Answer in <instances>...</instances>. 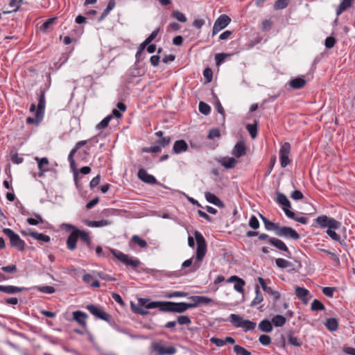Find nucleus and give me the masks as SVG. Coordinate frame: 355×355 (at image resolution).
<instances>
[{
	"instance_id": "obj_60",
	"label": "nucleus",
	"mask_w": 355,
	"mask_h": 355,
	"mask_svg": "<svg viewBox=\"0 0 355 355\" xmlns=\"http://www.w3.org/2000/svg\"><path fill=\"white\" fill-rule=\"evenodd\" d=\"M1 270L6 273H15L17 272V266L15 264L3 266Z\"/></svg>"
},
{
	"instance_id": "obj_54",
	"label": "nucleus",
	"mask_w": 355,
	"mask_h": 355,
	"mask_svg": "<svg viewBox=\"0 0 355 355\" xmlns=\"http://www.w3.org/2000/svg\"><path fill=\"white\" fill-rule=\"evenodd\" d=\"M320 250L328 254V256H330L331 259L336 263L337 266L340 265V259L336 254L325 249H321Z\"/></svg>"
},
{
	"instance_id": "obj_21",
	"label": "nucleus",
	"mask_w": 355,
	"mask_h": 355,
	"mask_svg": "<svg viewBox=\"0 0 355 355\" xmlns=\"http://www.w3.org/2000/svg\"><path fill=\"white\" fill-rule=\"evenodd\" d=\"M295 295L304 304H306L308 303L309 298L307 296L309 295V291L307 289L297 286L295 288Z\"/></svg>"
},
{
	"instance_id": "obj_42",
	"label": "nucleus",
	"mask_w": 355,
	"mask_h": 355,
	"mask_svg": "<svg viewBox=\"0 0 355 355\" xmlns=\"http://www.w3.org/2000/svg\"><path fill=\"white\" fill-rule=\"evenodd\" d=\"M34 289L43 293H48V294H52L55 293V290L53 286H36L33 287Z\"/></svg>"
},
{
	"instance_id": "obj_62",
	"label": "nucleus",
	"mask_w": 355,
	"mask_h": 355,
	"mask_svg": "<svg viewBox=\"0 0 355 355\" xmlns=\"http://www.w3.org/2000/svg\"><path fill=\"white\" fill-rule=\"evenodd\" d=\"M259 341L265 346H268L271 343V338L266 334H262L259 338Z\"/></svg>"
},
{
	"instance_id": "obj_28",
	"label": "nucleus",
	"mask_w": 355,
	"mask_h": 355,
	"mask_svg": "<svg viewBox=\"0 0 355 355\" xmlns=\"http://www.w3.org/2000/svg\"><path fill=\"white\" fill-rule=\"evenodd\" d=\"M246 153L245 144L243 141H238L233 150V155H245Z\"/></svg>"
},
{
	"instance_id": "obj_24",
	"label": "nucleus",
	"mask_w": 355,
	"mask_h": 355,
	"mask_svg": "<svg viewBox=\"0 0 355 355\" xmlns=\"http://www.w3.org/2000/svg\"><path fill=\"white\" fill-rule=\"evenodd\" d=\"M78 241V234L76 232H71L67 239V246L69 250H74L76 248V243Z\"/></svg>"
},
{
	"instance_id": "obj_39",
	"label": "nucleus",
	"mask_w": 355,
	"mask_h": 355,
	"mask_svg": "<svg viewBox=\"0 0 355 355\" xmlns=\"http://www.w3.org/2000/svg\"><path fill=\"white\" fill-rule=\"evenodd\" d=\"M173 308V302L160 301L159 310L162 312H171Z\"/></svg>"
},
{
	"instance_id": "obj_37",
	"label": "nucleus",
	"mask_w": 355,
	"mask_h": 355,
	"mask_svg": "<svg viewBox=\"0 0 355 355\" xmlns=\"http://www.w3.org/2000/svg\"><path fill=\"white\" fill-rule=\"evenodd\" d=\"M286 318L281 315H275L272 318V323L277 327H283L286 324Z\"/></svg>"
},
{
	"instance_id": "obj_25",
	"label": "nucleus",
	"mask_w": 355,
	"mask_h": 355,
	"mask_svg": "<svg viewBox=\"0 0 355 355\" xmlns=\"http://www.w3.org/2000/svg\"><path fill=\"white\" fill-rule=\"evenodd\" d=\"M306 80L302 77H297L291 80L288 85L294 89H302L304 87Z\"/></svg>"
},
{
	"instance_id": "obj_1",
	"label": "nucleus",
	"mask_w": 355,
	"mask_h": 355,
	"mask_svg": "<svg viewBox=\"0 0 355 355\" xmlns=\"http://www.w3.org/2000/svg\"><path fill=\"white\" fill-rule=\"evenodd\" d=\"M194 236L197 243L195 260L193 261V258L192 257L187 259L182 263V267L184 268L191 267L189 272H195L200 268L207 252V243L202 234L200 232L196 230L194 232Z\"/></svg>"
},
{
	"instance_id": "obj_16",
	"label": "nucleus",
	"mask_w": 355,
	"mask_h": 355,
	"mask_svg": "<svg viewBox=\"0 0 355 355\" xmlns=\"http://www.w3.org/2000/svg\"><path fill=\"white\" fill-rule=\"evenodd\" d=\"M189 309H192L191 303L173 302V308L171 312L181 313L185 312Z\"/></svg>"
},
{
	"instance_id": "obj_23",
	"label": "nucleus",
	"mask_w": 355,
	"mask_h": 355,
	"mask_svg": "<svg viewBox=\"0 0 355 355\" xmlns=\"http://www.w3.org/2000/svg\"><path fill=\"white\" fill-rule=\"evenodd\" d=\"M277 202L278 204L283 206V210L285 212V210L289 209L291 208V204L287 197L282 193H277Z\"/></svg>"
},
{
	"instance_id": "obj_14",
	"label": "nucleus",
	"mask_w": 355,
	"mask_h": 355,
	"mask_svg": "<svg viewBox=\"0 0 355 355\" xmlns=\"http://www.w3.org/2000/svg\"><path fill=\"white\" fill-rule=\"evenodd\" d=\"M258 282L260 284L263 291L273 297L275 302H277L280 298L279 293L274 291L271 287L268 286L263 278L259 277Z\"/></svg>"
},
{
	"instance_id": "obj_27",
	"label": "nucleus",
	"mask_w": 355,
	"mask_h": 355,
	"mask_svg": "<svg viewBox=\"0 0 355 355\" xmlns=\"http://www.w3.org/2000/svg\"><path fill=\"white\" fill-rule=\"evenodd\" d=\"M254 289H255V295H255V297L253 299V300L250 303V306L251 307L257 306V305L260 304L263 300V294L261 292L259 286L257 285L255 286Z\"/></svg>"
},
{
	"instance_id": "obj_22",
	"label": "nucleus",
	"mask_w": 355,
	"mask_h": 355,
	"mask_svg": "<svg viewBox=\"0 0 355 355\" xmlns=\"http://www.w3.org/2000/svg\"><path fill=\"white\" fill-rule=\"evenodd\" d=\"M205 196L206 200L209 203H211L220 208L225 207L224 203L215 194H213L210 192H206Z\"/></svg>"
},
{
	"instance_id": "obj_10",
	"label": "nucleus",
	"mask_w": 355,
	"mask_h": 355,
	"mask_svg": "<svg viewBox=\"0 0 355 355\" xmlns=\"http://www.w3.org/2000/svg\"><path fill=\"white\" fill-rule=\"evenodd\" d=\"M276 235L281 237L290 238L294 240L300 239V234L292 227H280L276 232Z\"/></svg>"
},
{
	"instance_id": "obj_13",
	"label": "nucleus",
	"mask_w": 355,
	"mask_h": 355,
	"mask_svg": "<svg viewBox=\"0 0 355 355\" xmlns=\"http://www.w3.org/2000/svg\"><path fill=\"white\" fill-rule=\"evenodd\" d=\"M138 178L145 183L149 184H158L156 178L147 173V171L144 168H140L138 171ZM159 185H162L161 183H159Z\"/></svg>"
},
{
	"instance_id": "obj_45",
	"label": "nucleus",
	"mask_w": 355,
	"mask_h": 355,
	"mask_svg": "<svg viewBox=\"0 0 355 355\" xmlns=\"http://www.w3.org/2000/svg\"><path fill=\"white\" fill-rule=\"evenodd\" d=\"M132 241L136 244H137L141 248H145L148 246L147 242L140 238L138 235H133L132 236Z\"/></svg>"
},
{
	"instance_id": "obj_30",
	"label": "nucleus",
	"mask_w": 355,
	"mask_h": 355,
	"mask_svg": "<svg viewBox=\"0 0 355 355\" xmlns=\"http://www.w3.org/2000/svg\"><path fill=\"white\" fill-rule=\"evenodd\" d=\"M285 214L288 218H291V219H293L297 222H299L302 224H304V225L307 224L308 220H309L306 217H304V216L296 217L295 213L293 211H291L290 209L285 210Z\"/></svg>"
},
{
	"instance_id": "obj_49",
	"label": "nucleus",
	"mask_w": 355,
	"mask_h": 355,
	"mask_svg": "<svg viewBox=\"0 0 355 355\" xmlns=\"http://www.w3.org/2000/svg\"><path fill=\"white\" fill-rule=\"evenodd\" d=\"M289 0H277L274 3L275 10H282L287 7Z\"/></svg>"
},
{
	"instance_id": "obj_20",
	"label": "nucleus",
	"mask_w": 355,
	"mask_h": 355,
	"mask_svg": "<svg viewBox=\"0 0 355 355\" xmlns=\"http://www.w3.org/2000/svg\"><path fill=\"white\" fill-rule=\"evenodd\" d=\"M188 148V144L183 139L176 141L173 147V152L175 154H180L187 151Z\"/></svg>"
},
{
	"instance_id": "obj_11",
	"label": "nucleus",
	"mask_w": 355,
	"mask_h": 355,
	"mask_svg": "<svg viewBox=\"0 0 355 355\" xmlns=\"http://www.w3.org/2000/svg\"><path fill=\"white\" fill-rule=\"evenodd\" d=\"M151 348L154 352H157L159 355H173L176 352V349L174 347L170 346L165 347L157 342L152 343Z\"/></svg>"
},
{
	"instance_id": "obj_19",
	"label": "nucleus",
	"mask_w": 355,
	"mask_h": 355,
	"mask_svg": "<svg viewBox=\"0 0 355 355\" xmlns=\"http://www.w3.org/2000/svg\"><path fill=\"white\" fill-rule=\"evenodd\" d=\"M87 314L81 311H76L73 312V319L84 328H86L87 327L85 320L87 318Z\"/></svg>"
},
{
	"instance_id": "obj_51",
	"label": "nucleus",
	"mask_w": 355,
	"mask_h": 355,
	"mask_svg": "<svg viewBox=\"0 0 355 355\" xmlns=\"http://www.w3.org/2000/svg\"><path fill=\"white\" fill-rule=\"evenodd\" d=\"M198 108H199V111L202 114H205V115L208 114L211 111L210 106L208 104H207L202 101H200L199 103Z\"/></svg>"
},
{
	"instance_id": "obj_29",
	"label": "nucleus",
	"mask_w": 355,
	"mask_h": 355,
	"mask_svg": "<svg viewBox=\"0 0 355 355\" xmlns=\"http://www.w3.org/2000/svg\"><path fill=\"white\" fill-rule=\"evenodd\" d=\"M288 342L290 345L295 347H301L302 345V339L294 335L293 331H290L288 334Z\"/></svg>"
},
{
	"instance_id": "obj_56",
	"label": "nucleus",
	"mask_w": 355,
	"mask_h": 355,
	"mask_svg": "<svg viewBox=\"0 0 355 355\" xmlns=\"http://www.w3.org/2000/svg\"><path fill=\"white\" fill-rule=\"evenodd\" d=\"M234 352L236 353V354H240L241 355H251V352L248 351L246 349H245L244 347L240 346V345H234Z\"/></svg>"
},
{
	"instance_id": "obj_64",
	"label": "nucleus",
	"mask_w": 355,
	"mask_h": 355,
	"mask_svg": "<svg viewBox=\"0 0 355 355\" xmlns=\"http://www.w3.org/2000/svg\"><path fill=\"white\" fill-rule=\"evenodd\" d=\"M245 285V281L241 279L239 282H236L234 286V289L240 293H243V286Z\"/></svg>"
},
{
	"instance_id": "obj_40",
	"label": "nucleus",
	"mask_w": 355,
	"mask_h": 355,
	"mask_svg": "<svg viewBox=\"0 0 355 355\" xmlns=\"http://www.w3.org/2000/svg\"><path fill=\"white\" fill-rule=\"evenodd\" d=\"M115 6V1L114 0H110L107 8L103 10V13L101 14V16L99 18V21L103 20L105 17H106L110 12L114 9Z\"/></svg>"
},
{
	"instance_id": "obj_44",
	"label": "nucleus",
	"mask_w": 355,
	"mask_h": 355,
	"mask_svg": "<svg viewBox=\"0 0 355 355\" xmlns=\"http://www.w3.org/2000/svg\"><path fill=\"white\" fill-rule=\"evenodd\" d=\"M311 309L313 311H324L325 306L320 300L315 299L311 303Z\"/></svg>"
},
{
	"instance_id": "obj_59",
	"label": "nucleus",
	"mask_w": 355,
	"mask_h": 355,
	"mask_svg": "<svg viewBox=\"0 0 355 355\" xmlns=\"http://www.w3.org/2000/svg\"><path fill=\"white\" fill-rule=\"evenodd\" d=\"M275 263L279 268H287V266H289V261L282 258L276 259Z\"/></svg>"
},
{
	"instance_id": "obj_46",
	"label": "nucleus",
	"mask_w": 355,
	"mask_h": 355,
	"mask_svg": "<svg viewBox=\"0 0 355 355\" xmlns=\"http://www.w3.org/2000/svg\"><path fill=\"white\" fill-rule=\"evenodd\" d=\"M131 309L135 313L139 314L141 315H145L148 313V311L144 309L143 306H137L133 302H131Z\"/></svg>"
},
{
	"instance_id": "obj_4",
	"label": "nucleus",
	"mask_w": 355,
	"mask_h": 355,
	"mask_svg": "<svg viewBox=\"0 0 355 355\" xmlns=\"http://www.w3.org/2000/svg\"><path fill=\"white\" fill-rule=\"evenodd\" d=\"M105 249L127 267L137 268L141 264V261L138 259L131 257L128 254H124L118 250L112 249L109 247H106Z\"/></svg>"
},
{
	"instance_id": "obj_36",
	"label": "nucleus",
	"mask_w": 355,
	"mask_h": 355,
	"mask_svg": "<svg viewBox=\"0 0 355 355\" xmlns=\"http://www.w3.org/2000/svg\"><path fill=\"white\" fill-rule=\"evenodd\" d=\"M338 326V321L334 318H330L327 319L325 322V327L331 331L337 330Z\"/></svg>"
},
{
	"instance_id": "obj_9",
	"label": "nucleus",
	"mask_w": 355,
	"mask_h": 355,
	"mask_svg": "<svg viewBox=\"0 0 355 355\" xmlns=\"http://www.w3.org/2000/svg\"><path fill=\"white\" fill-rule=\"evenodd\" d=\"M231 19L225 15L219 16L215 21L212 29V36L216 35L219 31L225 28L230 22Z\"/></svg>"
},
{
	"instance_id": "obj_38",
	"label": "nucleus",
	"mask_w": 355,
	"mask_h": 355,
	"mask_svg": "<svg viewBox=\"0 0 355 355\" xmlns=\"http://www.w3.org/2000/svg\"><path fill=\"white\" fill-rule=\"evenodd\" d=\"M35 159L37 162L38 168L40 170L46 169V171H49L48 166L49 162L46 157H43L40 159L38 157H35Z\"/></svg>"
},
{
	"instance_id": "obj_32",
	"label": "nucleus",
	"mask_w": 355,
	"mask_h": 355,
	"mask_svg": "<svg viewBox=\"0 0 355 355\" xmlns=\"http://www.w3.org/2000/svg\"><path fill=\"white\" fill-rule=\"evenodd\" d=\"M155 135L159 139L157 143L160 145L162 148L169 144L171 141V137L169 136L163 137V132L162 131H157L155 133Z\"/></svg>"
},
{
	"instance_id": "obj_5",
	"label": "nucleus",
	"mask_w": 355,
	"mask_h": 355,
	"mask_svg": "<svg viewBox=\"0 0 355 355\" xmlns=\"http://www.w3.org/2000/svg\"><path fill=\"white\" fill-rule=\"evenodd\" d=\"M230 322L236 328H242L245 331H252L256 327V322L245 320L240 315L232 313L230 315Z\"/></svg>"
},
{
	"instance_id": "obj_7",
	"label": "nucleus",
	"mask_w": 355,
	"mask_h": 355,
	"mask_svg": "<svg viewBox=\"0 0 355 355\" xmlns=\"http://www.w3.org/2000/svg\"><path fill=\"white\" fill-rule=\"evenodd\" d=\"M44 108H45V96L44 92L42 90H40V93L38 94V105L37 108L36 110V107L35 104H32L30 107V111L31 112H35V116L36 117L40 119H42L44 116Z\"/></svg>"
},
{
	"instance_id": "obj_3",
	"label": "nucleus",
	"mask_w": 355,
	"mask_h": 355,
	"mask_svg": "<svg viewBox=\"0 0 355 355\" xmlns=\"http://www.w3.org/2000/svg\"><path fill=\"white\" fill-rule=\"evenodd\" d=\"M98 137H94L88 140H83L78 142L75 147L71 149L69 155H74L75 153L89 155L96 153V150L102 146L98 145Z\"/></svg>"
},
{
	"instance_id": "obj_52",
	"label": "nucleus",
	"mask_w": 355,
	"mask_h": 355,
	"mask_svg": "<svg viewBox=\"0 0 355 355\" xmlns=\"http://www.w3.org/2000/svg\"><path fill=\"white\" fill-rule=\"evenodd\" d=\"M265 228L266 230H268V231H275V232L276 233L279 228V224L277 223H275L270 220H268L265 225Z\"/></svg>"
},
{
	"instance_id": "obj_35",
	"label": "nucleus",
	"mask_w": 355,
	"mask_h": 355,
	"mask_svg": "<svg viewBox=\"0 0 355 355\" xmlns=\"http://www.w3.org/2000/svg\"><path fill=\"white\" fill-rule=\"evenodd\" d=\"M159 32V28L153 31L151 34L141 44L142 49H145L146 46L157 37Z\"/></svg>"
},
{
	"instance_id": "obj_57",
	"label": "nucleus",
	"mask_w": 355,
	"mask_h": 355,
	"mask_svg": "<svg viewBox=\"0 0 355 355\" xmlns=\"http://www.w3.org/2000/svg\"><path fill=\"white\" fill-rule=\"evenodd\" d=\"M179 324H189L191 323L190 318L187 315H179L176 321Z\"/></svg>"
},
{
	"instance_id": "obj_58",
	"label": "nucleus",
	"mask_w": 355,
	"mask_h": 355,
	"mask_svg": "<svg viewBox=\"0 0 355 355\" xmlns=\"http://www.w3.org/2000/svg\"><path fill=\"white\" fill-rule=\"evenodd\" d=\"M249 226L253 230H257L259 227V222L255 216L252 215L250 217Z\"/></svg>"
},
{
	"instance_id": "obj_31",
	"label": "nucleus",
	"mask_w": 355,
	"mask_h": 355,
	"mask_svg": "<svg viewBox=\"0 0 355 355\" xmlns=\"http://www.w3.org/2000/svg\"><path fill=\"white\" fill-rule=\"evenodd\" d=\"M353 0H343L336 8V15L338 17L345 10L352 6Z\"/></svg>"
},
{
	"instance_id": "obj_53",
	"label": "nucleus",
	"mask_w": 355,
	"mask_h": 355,
	"mask_svg": "<svg viewBox=\"0 0 355 355\" xmlns=\"http://www.w3.org/2000/svg\"><path fill=\"white\" fill-rule=\"evenodd\" d=\"M291 150V145L288 142L284 143L279 149V155H288Z\"/></svg>"
},
{
	"instance_id": "obj_17",
	"label": "nucleus",
	"mask_w": 355,
	"mask_h": 355,
	"mask_svg": "<svg viewBox=\"0 0 355 355\" xmlns=\"http://www.w3.org/2000/svg\"><path fill=\"white\" fill-rule=\"evenodd\" d=\"M269 243L281 251L286 252L289 254H291L285 243L279 239L270 237L269 239Z\"/></svg>"
},
{
	"instance_id": "obj_2",
	"label": "nucleus",
	"mask_w": 355,
	"mask_h": 355,
	"mask_svg": "<svg viewBox=\"0 0 355 355\" xmlns=\"http://www.w3.org/2000/svg\"><path fill=\"white\" fill-rule=\"evenodd\" d=\"M316 224L321 228L327 227L326 233L331 237V239L339 242L343 246H346V243L344 239H341L340 236L335 232L341 226V223L335 220L333 218L328 217L326 215H321L315 219Z\"/></svg>"
},
{
	"instance_id": "obj_15",
	"label": "nucleus",
	"mask_w": 355,
	"mask_h": 355,
	"mask_svg": "<svg viewBox=\"0 0 355 355\" xmlns=\"http://www.w3.org/2000/svg\"><path fill=\"white\" fill-rule=\"evenodd\" d=\"M192 301V308H196L200 304H208L212 302V300L206 296L193 295L189 297Z\"/></svg>"
},
{
	"instance_id": "obj_33",
	"label": "nucleus",
	"mask_w": 355,
	"mask_h": 355,
	"mask_svg": "<svg viewBox=\"0 0 355 355\" xmlns=\"http://www.w3.org/2000/svg\"><path fill=\"white\" fill-rule=\"evenodd\" d=\"M259 329L266 333H270L272 330V323L267 319L261 320L259 324Z\"/></svg>"
},
{
	"instance_id": "obj_55",
	"label": "nucleus",
	"mask_w": 355,
	"mask_h": 355,
	"mask_svg": "<svg viewBox=\"0 0 355 355\" xmlns=\"http://www.w3.org/2000/svg\"><path fill=\"white\" fill-rule=\"evenodd\" d=\"M187 295H188V293H186V292L174 291V292L166 294L165 296L167 298H173V297H187Z\"/></svg>"
},
{
	"instance_id": "obj_6",
	"label": "nucleus",
	"mask_w": 355,
	"mask_h": 355,
	"mask_svg": "<svg viewBox=\"0 0 355 355\" xmlns=\"http://www.w3.org/2000/svg\"><path fill=\"white\" fill-rule=\"evenodd\" d=\"M2 232L9 239L11 247L15 248L19 251H24L25 250V241L22 240L12 230L3 228Z\"/></svg>"
},
{
	"instance_id": "obj_26",
	"label": "nucleus",
	"mask_w": 355,
	"mask_h": 355,
	"mask_svg": "<svg viewBox=\"0 0 355 355\" xmlns=\"http://www.w3.org/2000/svg\"><path fill=\"white\" fill-rule=\"evenodd\" d=\"M85 225L92 227H100L103 226H107L112 224V221L109 220H85Z\"/></svg>"
},
{
	"instance_id": "obj_43",
	"label": "nucleus",
	"mask_w": 355,
	"mask_h": 355,
	"mask_svg": "<svg viewBox=\"0 0 355 355\" xmlns=\"http://www.w3.org/2000/svg\"><path fill=\"white\" fill-rule=\"evenodd\" d=\"M246 129L248 131L250 137L254 139L257 135V121L254 122V123L252 124H247L246 125Z\"/></svg>"
},
{
	"instance_id": "obj_8",
	"label": "nucleus",
	"mask_w": 355,
	"mask_h": 355,
	"mask_svg": "<svg viewBox=\"0 0 355 355\" xmlns=\"http://www.w3.org/2000/svg\"><path fill=\"white\" fill-rule=\"evenodd\" d=\"M86 309L90 312L91 314L99 319L105 320L107 322H110L112 320V316L110 314L107 313L102 309L96 305L88 304L86 306Z\"/></svg>"
},
{
	"instance_id": "obj_12",
	"label": "nucleus",
	"mask_w": 355,
	"mask_h": 355,
	"mask_svg": "<svg viewBox=\"0 0 355 355\" xmlns=\"http://www.w3.org/2000/svg\"><path fill=\"white\" fill-rule=\"evenodd\" d=\"M219 163L225 169H232L234 168L239 161L234 157H219L216 159Z\"/></svg>"
},
{
	"instance_id": "obj_47",
	"label": "nucleus",
	"mask_w": 355,
	"mask_h": 355,
	"mask_svg": "<svg viewBox=\"0 0 355 355\" xmlns=\"http://www.w3.org/2000/svg\"><path fill=\"white\" fill-rule=\"evenodd\" d=\"M35 218H28L26 219L27 223L31 225H37L40 223H43L44 220L42 216L38 214H34Z\"/></svg>"
},
{
	"instance_id": "obj_34",
	"label": "nucleus",
	"mask_w": 355,
	"mask_h": 355,
	"mask_svg": "<svg viewBox=\"0 0 355 355\" xmlns=\"http://www.w3.org/2000/svg\"><path fill=\"white\" fill-rule=\"evenodd\" d=\"M76 232L78 234V239L80 238L81 241L86 243V244L90 247L91 245V238L89 234L85 231H81L79 229L76 230Z\"/></svg>"
},
{
	"instance_id": "obj_63",
	"label": "nucleus",
	"mask_w": 355,
	"mask_h": 355,
	"mask_svg": "<svg viewBox=\"0 0 355 355\" xmlns=\"http://www.w3.org/2000/svg\"><path fill=\"white\" fill-rule=\"evenodd\" d=\"M335 287H324L322 288V293L328 297H332L334 295V292L336 291Z\"/></svg>"
},
{
	"instance_id": "obj_61",
	"label": "nucleus",
	"mask_w": 355,
	"mask_h": 355,
	"mask_svg": "<svg viewBox=\"0 0 355 355\" xmlns=\"http://www.w3.org/2000/svg\"><path fill=\"white\" fill-rule=\"evenodd\" d=\"M69 157V163H70V167H71V170L73 171V173L74 180H76L77 176L78 175V170H77L76 166V163H75V161L73 159V157Z\"/></svg>"
},
{
	"instance_id": "obj_41",
	"label": "nucleus",
	"mask_w": 355,
	"mask_h": 355,
	"mask_svg": "<svg viewBox=\"0 0 355 355\" xmlns=\"http://www.w3.org/2000/svg\"><path fill=\"white\" fill-rule=\"evenodd\" d=\"M31 236L37 241L46 243H49L51 241V238L49 236L42 233H37L36 232H35L34 233H31Z\"/></svg>"
},
{
	"instance_id": "obj_48",
	"label": "nucleus",
	"mask_w": 355,
	"mask_h": 355,
	"mask_svg": "<svg viewBox=\"0 0 355 355\" xmlns=\"http://www.w3.org/2000/svg\"><path fill=\"white\" fill-rule=\"evenodd\" d=\"M214 99L215 100V107L218 113H220L221 115L224 116V110L223 107L217 97V96L212 92L211 93Z\"/></svg>"
},
{
	"instance_id": "obj_50",
	"label": "nucleus",
	"mask_w": 355,
	"mask_h": 355,
	"mask_svg": "<svg viewBox=\"0 0 355 355\" xmlns=\"http://www.w3.org/2000/svg\"><path fill=\"white\" fill-rule=\"evenodd\" d=\"M173 17L180 22H186L187 17L184 13L178 10H174L172 13Z\"/></svg>"
},
{
	"instance_id": "obj_18",
	"label": "nucleus",
	"mask_w": 355,
	"mask_h": 355,
	"mask_svg": "<svg viewBox=\"0 0 355 355\" xmlns=\"http://www.w3.org/2000/svg\"><path fill=\"white\" fill-rule=\"evenodd\" d=\"M28 290L27 288L25 287H18L12 285L3 286L0 285V291L7 293V294H15L23 291Z\"/></svg>"
}]
</instances>
